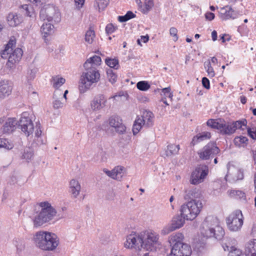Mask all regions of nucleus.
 Returning a JSON list of instances; mask_svg holds the SVG:
<instances>
[{"label":"nucleus","instance_id":"obj_38","mask_svg":"<svg viewBox=\"0 0 256 256\" xmlns=\"http://www.w3.org/2000/svg\"><path fill=\"white\" fill-rule=\"evenodd\" d=\"M66 80L62 77L58 76L53 77L52 78V82L53 86L56 88H58L64 84Z\"/></svg>","mask_w":256,"mask_h":256},{"label":"nucleus","instance_id":"obj_19","mask_svg":"<svg viewBox=\"0 0 256 256\" xmlns=\"http://www.w3.org/2000/svg\"><path fill=\"white\" fill-rule=\"evenodd\" d=\"M40 32L43 39L47 42L48 38L54 32V26L50 23H44L40 27Z\"/></svg>","mask_w":256,"mask_h":256},{"label":"nucleus","instance_id":"obj_60","mask_svg":"<svg viewBox=\"0 0 256 256\" xmlns=\"http://www.w3.org/2000/svg\"><path fill=\"white\" fill-rule=\"evenodd\" d=\"M128 152V150L124 146V145H122L120 148V150H119V153L120 154L122 153L127 154Z\"/></svg>","mask_w":256,"mask_h":256},{"label":"nucleus","instance_id":"obj_35","mask_svg":"<svg viewBox=\"0 0 256 256\" xmlns=\"http://www.w3.org/2000/svg\"><path fill=\"white\" fill-rule=\"evenodd\" d=\"M42 130L40 128V124H38L36 126V130L35 132V138H36L34 139V142L38 144H44L45 143V142L44 140L42 139L41 137Z\"/></svg>","mask_w":256,"mask_h":256},{"label":"nucleus","instance_id":"obj_23","mask_svg":"<svg viewBox=\"0 0 256 256\" xmlns=\"http://www.w3.org/2000/svg\"><path fill=\"white\" fill-rule=\"evenodd\" d=\"M70 192L74 198H77L79 195L81 186L79 182L74 179H72L70 182Z\"/></svg>","mask_w":256,"mask_h":256},{"label":"nucleus","instance_id":"obj_18","mask_svg":"<svg viewBox=\"0 0 256 256\" xmlns=\"http://www.w3.org/2000/svg\"><path fill=\"white\" fill-rule=\"evenodd\" d=\"M12 85L11 82L8 80L0 82V98H4L12 93Z\"/></svg>","mask_w":256,"mask_h":256},{"label":"nucleus","instance_id":"obj_21","mask_svg":"<svg viewBox=\"0 0 256 256\" xmlns=\"http://www.w3.org/2000/svg\"><path fill=\"white\" fill-rule=\"evenodd\" d=\"M18 121L14 118H8L4 122L2 130L4 133L10 134L16 128Z\"/></svg>","mask_w":256,"mask_h":256},{"label":"nucleus","instance_id":"obj_55","mask_svg":"<svg viewBox=\"0 0 256 256\" xmlns=\"http://www.w3.org/2000/svg\"><path fill=\"white\" fill-rule=\"evenodd\" d=\"M202 86L206 89H209L210 88V81L206 77H204L202 78Z\"/></svg>","mask_w":256,"mask_h":256},{"label":"nucleus","instance_id":"obj_37","mask_svg":"<svg viewBox=\"0 0 256 256\" xmlns=\"http://www.w3.org/2000/svg\"><path fill=\"white\" fill-rule=\"evenodd\" d=\"M34 156V152L30 146H26L24 149L23 154L22 156V159H26L27 160H30Z\"/></svg>","mask_w":256,"mask_h":256},{"label":"nucleus","instance_id":"obj_6","mask_svg":"<svg viewBox=\"0 0 256 256\" xmlns=\"http://www.w3.org/2000/svg\"><path fill=\"white\" fill-rule=\"evenodd\" d=\"M184 235L178 232L172 235L169 242L172 246L171 252L167 256H190L192 254L190 246L183 242Z\"/></svg>","mask_w":256,"mask_h":256},{"label":"nucleus","instance_id":"obj_34","mask_svg":"<svg viewBox=\"0 0 256 256\" xmlns=\"http://www.w3.org/2000/svg\"><path fill=\"white\" fill-rule=\"evenodd\" d=\"M235 131L232 122L226 124L224 121V126L221 130V133L223 134H230L234 133Z\"/></svg>","mask_w":256,"mask_h":256},{"label":"nucleus","instance_id":"obj_32","mask_svg":"<svg viewBox=\"0 0 256 256\" xmlns=\"http://www.w3.org/2000/svg\"><path fill=\"white\" fill-rule=\"evenodd\" d=\"M164 150L166 156H171L178 152L180 150L179 145H167Z\"/></svg>","mask_w":256,"mask_h":256},{"label":"nucleus","instance_id":"obj_3","mask_svg":"<svg viewBox=\"0 0 256 256\" xmlns=\"http://www.w3.org/2000/svg\"><path fill=\"white\" fill-rule=\"evenodd\" d=\"M202 194L199 189L196 188H189L186 190L184 198L186 200H191L186 204L181 206L182 214L187 220H194L202 210L203 204L200 200Z\"/></svg>","mask_w":256,"mask_h":256},{"label":"nucleus","instance_id":"obj_49","mask_svg":"<svg viewBox=\"0 0 256 256\" xmlns=\"http://www.w3.org/2000/svg\"><path fill=\"white\" fill-rule=\"evenodd\" d=\"M178 30L176 28L172 27L170 29V35L172 36V39L174 41H176L178 40V36L177 34Z\"/></svg>","mask_w":256,"mask_h":256},{"label":"nucleus","instance_id":"obj_30","mask_svg":"<svg viewBox=\"0 0 256 256\" xmlns=\"http://www.w3.org/2000/svg\"><path fill=\"white\" fill-rule=\"evenodd\" d=\"M58 96H59L61 98H62V94L60 92L58 91L55 92H54L53 98L54 99V100L53 101L52 104H53V108L54 109H58L62 108L64 103L61 102L60 100H59L58 98Z\"/></svg>","mask_w":256,"mask_h":256},{"label":"nucleus","instance_id":"obj_26","mask_svg":"<svg viewBox=\"0 0 256 256\" xmlns=\"http://www.w3.org/2000/svg\"><path fill=\"white\" fill-rule=\"evenodd\" d=\"M180 212V216H176L172 218L171 225L174 228V230L179 228H181L182 226H183L185 222V220H188L186 218H184V216L182 214L181 211Z\"/></svg>","mask_w":256,"mask_h":256},{"label":"nucleus","instance_id":"obj_10","mask_svg":"<svg viewBox=\"0 0 256 256\" xmlns=\"http://www.w3.org/2000/svg\"><path fill=\"white\" fill-rule=\"evenodd\" d=\"M208 172V166L204 164L198 166L195 170L192 172L190 176V183L198 184L202 182Z\"/></svg>","mask_w":256,"mask_h":256},{"label":"nucleus","instance_id":"obj_44","mask_svg":"<svg viewBox=\"0 0 256 256\" xmlns=\"http://www.w3.org/2000/svg\"><path fill=\"white\" fill-rule=\"evenodd\" d=\"M154 4L152 0H145L142 12L144 13H146L150 11L154 6Z\"/></svg>","mask_w":256,"mask_h":256},{"label":"nucleus","instance_id":"obj_59","mask_svg":"<svg viewBox=\"0 0 256 256\" xmlns=\"http://www.w3.org/2000/svg\"><path fill=\"white\" fill-rule=\"evenodd\" d=\"M13 148V145H0V148H3L4 151L8 150Z\"/></svg>","mask_w":256,"mask_h":256},{"label":"nucleus","instance_id":"obj_29","mask_svg":"<svg viewBox=\"0 0 256 256\" xmlns=\"http://www.w3.org/2000/svg\"><path fill=\"white\" fill-rule=\"evenodd\" d=\"M222 246L224 250L230 252V256H246V254H244L240 250L234 246H230L226 244H223Z\"/></svg>","mask_w":256,"mask_h":256},{"label":"nucleus","instance_id":"obj_27","mask_svg":"<svg viewBox=\"0 0 256 256\" xmlns=\"http://www.w3.org/2000/svg\"><path fill=\"white\" fill-rule=\"evenodd\" d=\"M16 41L15 39H10L8 44H6L4 50L2 53V57L4 58H6L10 52L14 50V48L15 47Z\"/></svg>","mask_w":256,"mask_h":256},{"label":"nucleus","instance_id":"obj_63","mask_svg":"<svg viewBox=\"0 0 256 256\" xmlns=\"http://www.w3.org/2000/svg\"><path fill=\"white\" fill-rule=\"evenodd\" d=\"M212 37L214 41H215L217 38V32L216 30H214L212 32Z\"/></svg>","mask_w":256,"mask_h":256},{"label":"nucleus","instance_id":"obj_58","mask_svg":"<svg viewBox=\"0 0 256 256\" xmlns=\"http://www.w3.org/2000/svg\"><path fill=\"white\" fill-rule=\"evenodd\" d=\"M76 6L78 8L82 7L84 2V0H74Z\"/></svg>","mask_w":256,"mask_h":256},{"label":"nucleus","instance_id":"obj_47","mask_svg":"<svg viewBox=\"0 0 256 256\" xmlns=\"http://www.w3.org/2000/svg\"><path fill=\"white\" fill-rule=\"evenodd\" d=\"M162 93L164 96L162 98L166 99V98H168L170 100L172 99L173 95L170 92V88L169 87L163 88L162 90Z\"/></svg>","mask_w":256,"mask_h":256},{"label":"nucleus","instance_id":"obj_41","mask_svg":"<svg viewBox=\"0 0 256 256\" xmlns=\"http://www.w3.org/2000/svg\"><path fill=\"white\" fill-rule=\"evenodd\" d=\"M105 62L111 68L117 69L118 67V61L116 58H106Z\"/></svg>","mask_w":256,"mask_h":256},{"label":"nucleus","instance_id":"obj_11","mask_svg":"<svg viewBox=\"0 0 256 256\" xmlns=\"http://www.w3.org/2000/svg\"><path fill=\"white\" fill-rule=\"evenodd\" d=\"M108 124L110 126L115 130V131L120 134H124V136L130 137L126 132V126L122 124V120L120 117L116 116H113L108 119Z\"/></svg>","mask_w":256,"mask_h":256},{"label":"nucleus","instance_id":"obj_61","mask_svg":"<svg viewBox=\"0 0 256 256\" xmlns=\"http://www.w3.org/2000/svg\"><path fill=\"white\" fill-rule=\"evenodd\" d=\"M136 16V15L132 12L128 11L127 12V13L126 14V17L127 18L128 20L134 18Z\"/></svg>","mask_w":256,"mask_h":256},{"label":"nucleus","instance_id":"obj_1","mask_svg":"<svg viewBox=\"0 0 256 256\" xmlns=\"http://www.w3.org/2000/svg\"><path fill=\"white\" fill-rule=\"evenodd\" d=\"M101 62L100 57L94 55L84 62V66L86 72L82 73L80 80L79 90L80 93L87 92L100 80V74L96 67L101 64Z\"/></svg>","mask_w":256,"mask_h":256},{"label":"nucleus","instance_id":"obj_53","mask_svg":"<svg viewBox=\"0 0 256 256\" xmlns=\"http://www.w3.org/2000/svg\"><path fill=\"white\" fill-rule=\"evenodd\" d=\"M148 40H149V36L148 35H146L144 36H140V39H138L137 40V43L138 44L142 46L141 42H143L144 43H146V42H148Z\"/></svg>","mask_w":256,"mask_h":256},{"label":"nucleus","instance_id":"obj_14","mask_svg":"<svg viewBox=\"0 0 256 256\" xmlns=\"http://www.w3.org/2000/svg\"><path fill=\"white\" fill-rule=\"evenodd\" d=\"M103 171L107 176L112 178L120 182L122 180V178L125 174L126 169L122 166H116L112 170H108L107 169L104 168Z\"/></svg>","mask_w":256,"mask_h":256},{"label":"nucleus","instance_id":"obj_28","mask_svg":"<svg viewBox=\"0 0 256 256\" xmlns=\"http://www.w3.org/2000/svg\"><path fill=\"white\" fill-rule=\"evenodd\" d=\"M20 8L22 10V12L25 15L34 19H36V14L34 8L32 6L24 4L22 5Z\"/></svg>","mask_w":256,"mask_h":256},{"label":"nucleus","instance_id":"obj_16","mask_svg":"<svg viewBox=\"0 0 256 256\" xmlns=\"http://www.w3.org/2000/svg\"><path fill=\"white\" fill-rule=\"evenodd\" d=\"M22 130L27 136H30L34 131V125L32 120L28 117L22 116L19 122Z\"/></svg>","mask_w":256,"mask_h":256},{"label":"nucleus","instance_id":"obj_48","mask_svg":"<svg viewBox=\"0 0 256 256\" xmlns=\"http://www.w3.org/2000/svg\"><path fill=\"white\" fill-rule=\"evenodd\" d=\"M174 230V228L171 224L166 226L162 230L161 234L166 235Z\"/></svg>","mask_w":256,"mask_h":256},{"label":"nucleus","instance_id":"obj_42","mask_svg":"<svg viewBox=\"0 0 256 256\" xmlns=\"http://www.w3.org/2000/svg\"><path fill=\"white\" fill-rule=\"evenodd\" d=\"M229 194L230 197L236 198H241L245 196L244 192L238 190H231L230 191Z\"/></svg>","mask_w":256,"mask_h":256},{"label":"nucleus","instance_id":"obj_62","mask_svg":"<svg viewBox=\"0 0 256 256\" xmlns=\"http://www.w3.org/2000/svg\"><path fill=\"white\" fill-rule=\"evenodd\" d=\"M118 19V20L120 22H124L128 20L127 18L126 17V15L124 16H119Z\"/></svg>","mask_w":256,"mask_h":256},{"label":"nucleus","instance_id":"obj_33","mask_svg":"<svg viewBox=\"0 0 256 256\" xmlns=\"http://www.w3.org/2000/svg\"><path fill=\"white\" fill-rule=\"evenodd\" d=\"M204 68L208 73V76L210 78H213L215 76V72L212 66L210 59L204 62Z\"/></svg>","mask_w":256,"mask_h":256},{"label":"nucleus","instance_id":"obj_12","mask_svg":"<svg viewBox=\"0 0 256 256\" xmlns=\"http://www.w3.org/2000/svg\"><path fill=\"white\" fill-rule=\"evenodd\" d=\"M219 148L214 145H206L202 148L200 150L198 154L200 159L206 160L218 153Z\"/></svg>","mask_w":256,"mask_h":256},{"label":"nucleus","instance_id":"obj_7","mask_svg":"<svg viewBox=\"0 0 256 256\" xmlns=\"http://www.w3.org/2000/svg\"><path fill=\"white\" fill-rule=\"evenodd\" d=\"M40 206L42 208L41 210L35 216L34 220V224L36 226H40L52 220L56 214L55 208L47 202H40Z\"/></svg>","mask_w":256,"mask_h":256},{"label":"nucleus","instance_id":"obj_57","mask_svg":"<svg viewBox=\"0 0 256 256\" xmlns=\"http://www.w3.org/2000/svg\"><path fill=\"white\" fill-rule=\"evenodd\" d=\"M214 14L212 12H207L205 14V18L208 20H212L214 18Z\"/></svg>","mask_w":256,"mask_h":256},{"label":"nucleus","instance_id":"obj_9","mask_svg":"<svg viewBox=\"0 0 256 256\" xmlns=\"http://www.w3.org/2000/svg\"><path fill=\"white\" fill-rule=\"evenodd\" d=\"M226 223L230 230H238L243 224V216L240 210H236L226 218Z\"/></svg>","mask_w":256,"mask_h":256},{"label":"nucleus","instance_id":"obj_4","mask_svg":"<svg viewBox=\"0 0 256 256\" xmlns=\"http://www.w3.org/2000/svg\"><path fill=\"white\" fill-rule=\"evenodd\" d=\"M36 246L44 251H52L59 244V238L52 232L46 231H39L34 236Z\"/></svg>","mask_w":256,"mask_h":256},{"label":"nucleus","instance_id":"obj_64","mask_svg":"<svg viewBox=\"0 0 256 256\" xmlns=\"http://www.w3.org/2000/svg\"><path fill=\"white\" fill-rule=\"evenodd\" d=\"M210 61L211 62V64H218V59L215 56L211 58Z\"/></svg>","mask_w":256,"mask_h":256},{"label":"nucleus","instance_id":"obj_13","mask_svg":"<svg viewBox=\"0 0 256 256\" xmlns=\"http://www.w3.org/2000/svg\"><path fill=\"white\" fill-rule=\"evenodd\" d=\"M107 99L103 94L94 96L90 102V108L94 112H100L106 106Z\"/></svg>","mask_w":256,"mask_h":256},{"label":"nucleus","instance_id":"obj_40","mask_svg":"<svg viewBox=\"0 0 256 256\" xmlns=\"http://www.w3.org/2000/svg\"><path fill=\"white\" fill-rule=\"evenodd\" d=\"M235 130L238 129L244 130L246 128L247 124V121L245 119L237 120L232 122Z\"/></svg>","mask_w":256,"mask_h":256},{"label":"nucleus","instance_id":"obj_22","mask_svg":"<svg viewBox=\"0 0 256 256\" xmlns=\"http://www.w3.org/2000/svg\"><path fill=\"white\" fill-rule=\"evenodd\" d=\"M154 117V114L151 112L146 110L143 111L141 116H138L142 121V122L143 123V125H145L147 127L152 126Z\"/></svg>","mask_w":256,"mask_h":256},{"label":"nucleus","instance_id":"obj_46","mask_svg":"<svg viewBox=\"0 0 256 256\" xmlns=\"http://www.w3.org/2000/svg\"><path fill=\"white\" fill-rule=\"evenodd\" d=\"M37 72L38 70L36 68L31 69L28 71L26 76V79L28 82L33 80L35 78Z\"/></svg>","mask_w":256,"mask_h":256},{"label":"nucleus","instance_id":"obj_36","mask_svg":"<svg viewBox=\"0 0 256 256\" xmlns=\"http://www.w3.org/2000/svg\"><path fill=\"white\" fill-rule=\"evenodd\" d=\"M96 35L94 30L92 28H90L89 30L86 31L85 34V40L88 44H92L94 40Z\"/></svg>","mask_w":256,"mask_h":256},{"label":"nucleus","instance_id":"obj_54","mask_svg":"<svg viewBox=\"0 0 256 256\" xmlns=\"http://www.w3.org/2000/svg\"><path fill=\"white\" fill-rule=\"evenodd\" d=\"M248 140L246 137L244 136H240V137L235 138L234 142L235 143H238L239 142L242 144L246 143L248 141Z\"/></svg>","mask_w":256,"mask_h":256},{"label":"nucleus","instance_id":"obj_50","mask_svg":"<svg viewBox=\"0 0 256 256\" xmlns=\"http://www.w3.org/2000/svg\"><path fill=\"white\" fill-rule=\"evenodd\" d=\"M95 2L100 9L104 8L108 4L106 0H96Z\"/></svg>","mask_w":256,"mask_h":256},{"label":"nucleus","instance_id":"obj_25","mask_svg":"<svg viewBox=\"0 0 256 256\" xmlns=\"http://www.w3.org/2000/svg\"><path fill=\"white\" fill-rule=\"evenodd\" d=\"M244 253L246 256H256V240L246 244Z\"/></svg>","mask_w":256,"mask_h":256},{"label":"nucleus","instance_id":"obj_52","mask_svg":"<svg viewBox=\"0 0 256 256\" xmlns=\"http://www.w3.org/2000/svg\"><path fill=\"white\" fill-rule=\"evenodd\" d=\"M115 30V28L112 24H108L106 28V31L107 34H110L114 32Z\"/></svg>","mask_w":256,"mask_h":256},{"label":"nucleus","instance_id":"obj_39","mask_svg":"<svg viewBox=\"0 0 256 256\" xmlns=\"http://www.w3.org/2000/svg\"><path fill=\"white\" fill-rule=\"evenodd\" d=\"M142 122V121L140 120V118L137 117L133 125L132 132L134 134H136L141 130L142 126H144Z\"/></svg>","mask_w":256,"mask_h":256},{"label":"nucleus","instance_id":"obj_8","mask_svg":"<svg viewBox=\"0 0 256 256\" xmlns=\"http://www.w3.org/2000/svg\"><path fill=\"white\" fill-rule=\"evenodd\" d=\"M40 18L42 20H47L48 22H58L60 20L58 8L52 4L44 6L40 12Z\"/></svg>","mask_w":256,"mask_h":256},{"label":"nucleus","instance_id":"obj_24","mask_svg":"<svg viewBox=\"0 0 256 256\" xmlns=\"http://www.w3.org/2000/svg\"><path fill=\"white\" fill-rule=\"evenodd\" d=\"M206 124L212 128L220 130L221 132L222 128L224 126V120L220 118L210 119L207 121Z\"/></svg>","mask_w":256,"mask_h":256},{"label":"nucleus","instance_id":"obj_2","mask_svg":"<svg viewBox=\"0 0 256 256\" xmlns=\"http://www.w3.org/2000/svg\"><path fill=\"white\" fill-rule=\"evenodd\" d=\"M158 239V235L152 232H132L127 236L124 246L125 248H134L138 250L144 248L146 250L152 251L156 247Z\"/></svg>","mask_w":256,"mask_h":256},{"label":"nucleus","instance_id":"obj_45","mask_svg":"<svg viewBox=\"0 0 256 256\" xmlns=\"http://www.w3.org/2000/svg\"><path fill=\"white\" fill-rule=\"evenodd\" d=\"M108 78V80L112 83L114 84L116 81L117 76L111 69H108L106 72Z\"/></svg>","mask_w":256,"mask_h":256},{"label":"nucleus","instance_id":"obj_31","mask_svg":"<svg viewBox=\"0 0 256 256\" xmlns=\"http://www.w3.org/2000/svg\"><path fill=\"white\" fill-rule=\"evenodd\" d=\"M210 133L208 132H205L198 134L194 136L192 138V144H195L196 143L201 142L204 140L210 139Z\"/></svg>","mask_w":256,"mask_h":256},{"label":"nucleus","instance_id":"obj_5","mask_svg":"<svg viewBox=\"0 0 256 256\" xmlns=\"http://www.w3.org/2000/svg\"><path fill=\"white\" fill-rule=\"evenodd\" d=\"M200 232L204 237L214 238L218 240H222L225 234L223 228L218 225L217 218L212 216L206 217L202 224Z\"/></svg>","mask_w":256,"mask_h":256},{"label":"nucleus","instance_id":"obj_15","mask_svg":"<svg viewBox=\"0 0 256 256\" xmlns=\"http://www.w3.org/2000/svg\"><path fill=\"white\" fill-rule=\"evenodd\" d=\"M22 55V51L21 48H17L8 55L6 58L8 59L6 66L10 68H12L15 64L21 58Z\"/></svg>","mask_w":256,"mask_h":256},{"label":"nucleus","instance_id":"obj_20","mask_svg":"<svg viewBox=\"0 0 256 256\" xmlns=\"http://www.w3.org/2000/svg\"><path fill=\"white\" fill-rule=\"evenodd\" d=\"M8 24L12 27L16 26L23 21V18L20 14L16 12H10L6 17Z\"/></svg>","mask_w":256,"mask_h":256},{"label":"nucleus","instance_id":"obj_17","mask_svg":"<svg viewBox=\"0 0 256 256\" xmlns=\"http://www.w3.org/2000/svg\"><path fill=\"white\" fill-rule=\"evenodd\" d=\"M218 12L220 18L224 20L234 19L238 16V13L228 6L221 8Z\"/></svg>","mask_w":256,"mask_h":256},{"label":"nucleus","instance_id":"obj_56","mask_svg":"<svg viewBox=\"0 0 256 256\" xmlns=\"http://www.w3.org/2000/svg\"><path fill=\"white\" fill-rule=\"evenodd\" d=\"M16 244L18 250H22L24 248L25 244L24 242L20 240L19 242L16 241Z\"/></svg>","mask_w":256,"mask_h":256},{"label":"nucleus","instance_id":"obj_51","mask_svg":"<svg viewBox=\"0 0 256 256\" xmlns=\"http://www.w3.org/2000/svg\"><path fill=\"white\" fill-rule=\"evenodd\" d=\"M248 134L252 138L256 139V128H248Z\"/></svg>","mask_w":256,"mask_h":256},{"label":"nucleus","instance_id":"obj_43","mask_svg":"<svg viewBox=\"0 0 256 256\" xmlns=\"http://www.w3.org/2000/svg\"><path fill=\"white\" fill-rule=\"evenodd\" d=\"M137 88L142 91H146L150 88V85L146 81H140L136 84Z\"/></svg>","mask_w":256,"mask_h":256}]
</instances>
